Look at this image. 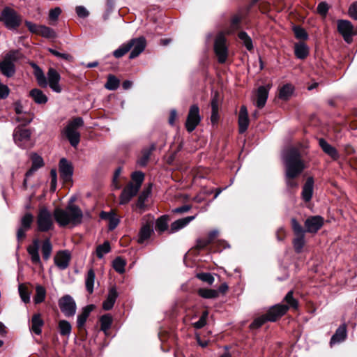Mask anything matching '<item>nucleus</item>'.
Here are the masks:
<instances>
[{
	"instance_id": "nucleus-1",
	"label": "nucleus",
	"mask_w": 357,
	"mask_h": 357,
	"mask_svg": "<svg viewBox=\"0 0 357 357\" xmlns=\"http://www.w3.org/2000/svg\"><path fill=\"white\" fill-rule=\"evenodd\" d=\"M286 167V183L289 188H296L298 184L293 179L304 169L305 166L300 158L299 152L294 149H290L284 156Z\"/></svg>"
},
{
	"instance_id": "nucleus-2",
	"label": "nucleus",
	"mask_w": 357,
	"mask_h": 357,
	"mask_svg": "<svg viewBox=\"0 0 357 357\" xmlns=\"http://www.w3.org/2000/svg\"><path fill=\"white\" fill-rule=\"evenodd\" d=\"M54 216L57 223L64 227L69 224L77 225L81 223L83 213L78 206L69 205L66 209L56 208Z\"/></svg>"
},
{
	"instance_id": "nucleus-3",
	"label": "nucleus",
	"mask_w": 357,
	"mask_h": 357,
	"mask_svg": "<svg viewBox=\"0 0 357 357\" xmlns=\"http://www.w3.org/2000/svg\"><path fill=\"white\" fill-rule=\"evenodd\" d=\"M34 68V75L37 79L38 84L43 88L49 85L51 89L56 92H61V87L59 84L61 76L59 73L54 68H50L45 77L43 71L37 65L33 64Z\"/></svg>"
},
{
	"instance_id": "nucleus-4",
	"label": "nucleus",
	"mask_w": 357,
	"mask_h": 357,
	"mask_svg": "<svg viewBox=\"0 0 357 357\" xmlns=\"http://www.w3.org/2000/svg\"><path fill=\"white\" fill-rule=\"evenodd\" d=\"M284 301L289 305L278 304L271 307L268 311L266 316L267 319L270 321H275L278 318L283 316L288 310L289 307H291L294 309H297L298 303L296 299L293 297V291H289L285 296Z\"/></svg>"
},
{
	"instance_id": "nucleus-5",
	"label": "nucleus",
	"mask_w": 357,
	"mask_h": 357,
	"mask_svg": "<svg viewBox=\"0 0 357 357\" xmlns=\"http://www.w3.org/2000/svg\"><path fill=\"white\" fill-rule=\"evenodd\" d=\"M22 56L18 50H12L7 53L0 62V70L7 77H11L15 73V62Z\"/></svg>"
},
{
	"instance_id": "nucleus-6",
	"label": "nucleus",
	"mask_w": 357,
	"mask_h": 357,
	"mask_svg": "<svg viewBox=\"0 0 357 357\" xmlns=\"http://www.w3.org/2000/svg\"><path fill=\"white\" fill-rule=\"evenodd\" d=\"M84 124L81 117H77L71 121L66 127L64 132L72 146L76 147L80 141V134L78 128Z\"/></svg>"
},
{
	"instance_id": "nucleus-7",
	"label": "nucleus",
	"mask_w": 357,
	"mask_h": 357,
	"mask_svg": "<svg viewBox=\"0 0 357 357\" xmlns=\"http://www.w3.org/2000/svg\"><path fill=\"white\" fill-rule=\"evenodd\" d=\"M2 21L9 29H16L22 22V17L13 9L6 7L1 12Z\"/></svg>"
},
{
	"instance_id": "nucleus-8",
	"label": "nucleus",
	"mask_w": 357,
	"mask_h": 357,
	"mask_svg": "<svg viewBox=\"0 0 357 357\" xmlns=\"http://www.w3.org/2000/svg\"><path fill=\"white\" fill-rule=\"evenodd\" d=\"M37 226L40 231L45 232L52 229L53 220L52 214L47 208H40L37 215Z\"/></svg>"
},
{
	"instance_id": "nucleus-9",
	"label": "nucleus",
	"mask_w": 357,
	"mask_h": 357,
	"mask_svg": "<svg viewBox=\"0 0 357 357\" xmlns=\"http://www.w3.org/2000/svg\"><path fill=\"white\" fill-rule=\"evenodd\" d=\"M214 50L218 56V62L223 63L226 61L228 56L227 47L226 45V38L222 33H219L214 43Z\"/></svg>"
},
{
	"instance_id": "nucleus-10",
	"label": "nucleus",
	"mask_w": 357,
	"mask_h": 357,
	"mask_svg": "<svg viewBox=\"0 0 357 357\" xmlns=\"http://www.w3.org/2000/svg\"><path fill=\"white\" fill-rule=\"evenodd\" d=\"M201 121L199 109L197 105L190 107L185 122V128L189 132H192Z\"/></svg>"
},
{
	"instance_id": "nucleus-11",
	"label": "nucleus",
	"mask_w": 357,
	"mask_h": 357,
	"mask_svg": "<svg viewBox=\"0 0 357 357\" xmlns=\"http://www.w3.org/2000/svg\"><path fill=\"white\" fill-rule=\"evenodd\" d=\"M59 305L61 312L66 317H73L76 312V303L70 295H66L59 301Z\"/></svg>"
},
{
	"instance_id": "nucleus-12",
	"label": "nucleus",
	"mask_w": 357,
	"mask_h": 357,
	"mask_svg": "<svg viewBox=\"0 0 357 357\" xmlns=\"http://www.w3.org/2000/svg\"><path fill=\"white\" fill-rule=\"evenodd\" d=\"M337 30L347 43H349L352 40V36L354 34V26L349 21L344 20H338Z\"/></svg>"
},
{
	"instance_id": "nucleus-13",
	"label": "nucleus",
	"mask_w": 357,
	"mask_h": 357,
	"mask_svg": "<svg viewBox=\"0 0 357 357\" xmlns=\"http://www.w3.org/2000/svg\"><path fill=\"white\" fill-rule=\"evenodd\" d=\"M13 139L15 144L22 148H25L26 144L29 141L31 132L29 129L17 128L13 132Z\"/></svg>"
},
{
	"instance_id": "nucleus-14",
	"label": "nucleus",
	"mask_w": 357,
	"mask_h": 357,
	"mask_svg": "<svg viewBox=\"0 0 357 357\" xmlns=\"http://www.w3.org/2000/svg\"><path fill=\"white\" fill-rule=\"evenodd\" d=\"M129 44L131 45V49L132 48L129 57L132 59L138 56L144 50L146 40L144 37H139L130 40Z\"/></svg>"
},
{
	"instance_id": "nucleus-15",
	"label": "nucleus",
	"mask_w": 357,
	"mask_h": 357,
	"mask_svg": "<svg viewBox=\"0 0 357 357\" xmlns=\"http://www.w3.org/2000/svg\"><path fill=\"white\" fill-rule=\"evenodd\" d=\"M139 190V188L134 185L132 182H130L121 194L120 204H126L128 203L130 199L137 195Z\"/></svg>"
},
{
	"instance_id": "nucleus-16",
	"label": "nucleus",
	"mask_w": 357,
	"mask_h": 357,
	"mask_svg": "<svg viewBox=\"0 0 357 357\" xmlns=\"http://www.w3.org/2000/svg\"><path fill=\"white\" fill-rule=\"evenodd\" d=\"M324 219L321 216H312L305 222L306 231L310 233L317 232L323 225Z\"/></svg>"
},
{
	"instance_id": "nucleus-17",
	"label": "nucleus",
	"mask_w": 357,
	"mask_h": 357,
	"mask_svg": "<svg viewBox=\"0 0 357 357\" xmlns=\"http://www.w3.org/2000/svg\"><path fill=\"white\" fill-rule=\"evenodd\" d=\"M70 257L71 256L69 251H59L54 257V263L59 268L64 270L68 266Z\"/></svg>"
},
{
	"instance_id": "nucleus-18",
	"label": "nucleus",
	"mask_w": 357,
	"mask_h": 357,
	"mask_svg": "<svg viewBox=\"0 0 357 357\" xmlns=\"http://www.w3.org/2000/svg\"><path fill=\"white\" fill-rule=\"evenodd\" d=\"M59 172L61 176L64 180H68L73 174V167L70 162L66 158H61L59 161Z\"/></svg>"
},
{
	"instance_id": "nucleus-19",
	"label": "nucleus",
	"mask_w": 357,
	"mask_h": 357,
	"mask_svg": "<svg viewBox=\"0 0 357 357\" xmlns=\"http://www.w3.org/2000/svg\"><path fill=\"white\" fill-rule=\"evenodd\" d=\"M39 240L35 239L33 243L27 248L29 255L33 264L41 266V261L39 256Z\"/></svg>"
},
{
	"instance_id": "nucleus-20",
	"label": "nucleus",
	"mask_w": 357,
	"mask_h": 357,
	"mask_svg": "<svg viewBox=\"0 0 357 357\" xmlns=\"http://www.w3.org/2000/svg\"><path fill=\"white\" fill-rule=\"evenodd\" d=\"M239 132L243 133L246 131L249 126V119L247 107L241 106L238 114Z\"/></svg>"
},
{
	"instance_id": "nucleus-21",
	"label": "nucleus",
	"mask_w": 357,
	"mask_h": 357,
	"mask_svg": "<svg viewBox=\"0 0 357 357\" xmlns=\"http://www.w3.org/2000/svg\"><path fill=\"white\" fill-rule=\"evenodd\" d=\"M153 220H151L142 227L139 233L138 243H143L150 238L153 232Z\"/></svg>"
},
{
	"instance_id": "nucleus-22",
	"label": "nucleus",
	"mask_w": 357,
	"mask_h": 357,
	"mask_svg": "<svg viewBox=\"0 0 357 357\" xmlns=\"http://www.w3.org/2000/svg\"><path fill=\"white\" fill-rule=\"evenodd\" d=\"M118 297V293L115 287H112L109 289V292L106 300L102 303V307L105 310H111Z\"/></svg>"
},
{
	"instance_id": "nucleus-23",
	"label": "nucleus",
	"mask_w": 357,
	"mask_h": 357,
	"mask_svg": "<svg viewBox=\"0 0 357 357\" xmlns=\"http://www.w3.org/2000/svg\"><path fill=\"white\" fill-rule=\"evenodd\" d=\"M151 192V185L141 192L137 202L136 203V208L139 213H142L146 210L145 202Z\"/></svg>"
},
{
	"instance_id": "nucleus-24",
	"label": "nucleus",
	"mask_w": 357,
	"mask_h": 357,
	"mask_svg": "<svg viewBox=\"0 0 357 357\" xmlns=\"http://www.w3.org/2000/svg\"><path fill=\"white\" fill-rule=\"evenodd\" d=\"M195 218V216H188L184 218L178 219L171 224L169 233H175L180 229L185 227L192 220Z\"/></svg>"
},
{
	"instance_id": "nucleus-25",
	"label": "nucleus",
	"mask_w": 357,
	"mask_h": 357,
	"mask_svg": "<svg viewBox=\"0 0 357 357\" xmlns=\"http://www.w3.org/2000/svg\"><path fill=\"white\" fill-rule=\"evenodd\" d=\"M268 96V88L267 86H261L258 88L257 93L256 105L259 108L264 107Z\"/></svg>"
},
{
	"instance_id": "nucleus-26",
	"label": "nucleus",
	"mask_w": 357,
	"mask_h": 357,
	"mask_svg": "<svg viewBox=\"0 0 357 357\" xmlns=\"http://www.w3.org/2000/svg\"><path fill=\"white\" fill-rule=\"evenodd\" d=\"M347 337V328L344 324L340 326L332 336L330 344H335L343 342Z\"/></svg>"
},
{
	"instance_id": "nucleus-27",
	"label": "nucleus",
	"mask_w": 357,
	"mask_h": 357,
	"mask_svg": "<svg viewBox=\"0 0 357 357\" xmlns=\"http://www.w3.org/2000/svg\"><path fill=\"white\" fill-rule=\"evenodd\" d=\"M93 309V305H89L82 308L81 314L77 316V326L79 328H82L84 326L87 318Z\"/></svg>"
},
{
	"instance_id": "nucleus-28",
	"label": "nucleus",
	"mask_w": 357,
	"mask_h": 357,
	"mask_svg": "<svg viewBox=\"0 0 357 357\" xmlns=\"http://www.w3.org/2000/svg\"><path fill=\"white\" fill-rule=\"evenodd\" d=\"M100 218L104 220H107L109 222V229L110 230L114 229L119 223V217L113 212H105L102 211L100 213Z\"/></svg>"
},
{
	"instance_id": "nucleus-29",
	"label": "nucleus",
	"mask_w": 357,
	"mask_h": 357,
	"mask_svg": "<svg viewBox=\"0 0 357 357\" xmlns=\"http://www.w3.org/2000/svg\"><path fill=\"white\" fill-rule=\"evenodd\" d=\"M313 185V178L312 177H309L307 179L302 190V197L306 202H309L312 197Z\"/></svg>"
},
{
	"instance_id": "nucleus-30",
	"label": "nucleus",
	"mask_w": 357,
	"mask_h": 357,
	"mask_svg": "<svg viewBox=\"0 0 357 357\" xmlns=\"http://www.w3.org/2000/svg\"><path fill=\"white\" fill-rule=\"evenodd\" d=\"M43 320L40 314H35L31 318V331L36 335H40L42 332L41 328L43 326Z\"/></svg>"
},
{
	"instance_id": "nucleus-31",
	"label": "nucleus",
	"mask_w": 357,
	"mask_h": 357,
	"mask_svg": "<svg viewBox=\"0 0 357 357\" xmlns=\"http://www.w3.org/2000/svg\"><path fill=\"white\" fill-rule=\"evenodd\" d=\"M319 144L321 147L322 150L332 158L336 159L338 158L337 150L333 146L330 145L325 139L322 138L319 139Z\"/></svg>"
},
{
	"instance_id": "nucleus-32",
	"label": "nucleus",
	"mask_w": 357,
	"mask_h": 357,
	"mask_svg": "<svg viewBox=\"0 0 357 357\" xmlns=\"http://www.w3.org/2000/svg\"><path fill=\"white\" fill-rule=\"evenodd\" d=\"M29 95L37 104H45L48 100L47 96L38 89H33L30 91Z\"/></svg>"
},
{
	"instance_id": "nucleus-33",
	"label": "nucleus",
	"mask_w": 357,
	"mask_h": 357,
	"mask_svg": "<svg viewBox=\"0 0 357 357\" xmlns=\"http://www.w3.org/2000/svg\"><path fill=\"white\" fill-rule=\"evenodd\" d=\"M294 53L298 59H304L309 54V48L304 43H298L295 44Z\"/></svg>"
},
{
	"instance_id": "nucleus-34",
	"label": "nucleus",
	"mask_w": 357,
	"mask_h": 357,
	"mask_svg": "<svg viewBox=\"0 0 357 357\" xmlns=\"http://www.w3.org/2000/svg\"><path fill=\"white\" fill-rule=\"evenodd\" d=\"M155 146L153 144L149 149L143 150L142 152V156L137 160V163L142 167L146 166L149 160L151 152L155 150Z\"/></svg>"
},
{
	"instance_id": "nucleus-35",
	"label": "nucleus",
	"mask_w": 357,
	"mask_h": 357,
	"mask_svg": "<svg viewBox=\"0 0 357 357\" xmlns=\"http://www.w3.org/2000/svg\"><path fill=\"white\" fill-rule=\"evenodd\" d=\"M293 91V86L291 84H287L280 89L279 98L282 100H287L291 96Z\"/></svg>"
},
{
	"instance_id": "nucleus-36",
	"label": "nucleus",
	"mask_w": 357,
	"mask_h": 357,
	"mask_svg": "<svg viewBox=\"0 0 357 357\" xmlns=\"http://www.w3.org/2000/svg\"><path fill=\"white\" fill-rule=\"evenodd\" d=\"M198 294L206 299L216 298L218 297V291L215 289L201 288L198 290Z\"/></svg>"
},
{
	"instance_id": "nucleus-37",
	"label": "nucleus",
	"mask_w": 357,
	"mask_h": 357,
	"mask_svg": "<svg viewBox=\"0 0 357 357\" xmlns=\"http://www.w3.org/2000/svg\"><path fill=\"white\" fill-rule=\"evenodd\" d=\"M168 218L167 215H162L158 218L155 222V230L158 233H162L167 229Z\"/></svg>"
},
{
	"instance_id": "nucleus-38",
	"label": "nucleus",
	"mask_w": 357,
	"mask_h": 357,
	"mask_svg": "<svg viewBox=\"0 0 357 357\" xmlns=\"http://www.w3.org/2000/svg\"><path fill=\"white\" fill-rule=\"evenodd\" d=\"M43 258L47 261L50 259L52 251V245L50 239H46L43 241L41 248Z\"/></svg>"
},
{
	"instance_id": "nucleus-39",
	"label": "nucleus",
	"mask_w": 357,
	"mask_h": 357,
	"mask_svg": "<svg viewBox=\"0 0 357 357\" xmlns=\"http://www.w3.org/2000/svg\"><path fill=\"white\" fill-rule=\"evenodd\" d=\"M95 273L93 269H90L88 271L85 284H86V290L89 294L93 293V286H94V282H95Z\"/></svg>"
},
{
	"instance_id": "nucleus-40",
	"label": "nucleus",
	"mask_w": 357,
	"mask_h": 357,
	"mask_svg": "<svg viewBox=\"0 0 357 357\" xmlns=\"http://www.w3.org/2000/svg\"><path fill=\"white\" fill-rule=\"evenodd\" d=\"M211 121L212 123L215 124L218 122L219 116H218V100L216 96L213 97L211 100Z\"/></svg>"
},
{
	"instance_id": "nucleus-41",
	"label": "nucleus",
	"mask_w": 357,
	"mask_h": 357,
	"mask_svg": "<svg viewBox=\"0 0 357 357\" xmlns=\"http://www.w3.org/2000/svg\"><path fill=\"white\" fill-rule=\"evenodd\" d=\"M119 84L120 81L118 78L113 75H109L105 87L108 90L114 91L118 89Z\"/></svg>"
},
{
	"instance_id": "nucleus-42",
	"label": "nucleus",
	"mask_w": 357,
	"mask_h": 357,
	"mask_svg": "<svg viewBox=\"0 0 357 357\" xmlns=\"http://www.w3.org/2000/svg\"><path fill=\"white\" fill-rule=\"evenodd\" d=\"M59 333L61 335L68 336L71 333V325L66 320H61L59 322Z\"/></svg>"
},
{
	"instance_id": "nucleus-43",
	"label": "nucleus",
	"mask_w": 357,
	"mask_h": 357,
	"mask_svg": "<svg viewBox=\"0 0 357 357\" xmlns=\"http://www.w3.org/2000/svg\"><path fill=\"white\" fill-rule=\"evenodd\" d=\"M38 35H40L43 37L47 38H54L56 36L55 31L52 29L45 25L40 26V29Z\"/></svg>"
},
{
	"instance_id": "nucleus-44",
	"label": "nucleus",
	"mask_w": 357,
	"mask_h": 357,
	"mask_svg": "<svg viewBox=\"0 0 357 357\" xmlns=\"http://www.w3.org/2000/svg\"><path fill=\"white\" fill-rule=\"evenodd\" d=\"M46 296V291L45 289L42 287L41 285H38L36 287V295L34 296V302L36 303H42Z\"/></svg>"
},
{
	"instance_id": "nucleus-45",
	"label": "nucleus",
	"mask_w": 357,
	"mask_h": 357,
	"mask_svg": "<svg viewBox=\"0 0 357 357\" xmlns=\"http://www.w3.org/2000/svg\"><path fill=\"white\" fill-rule=\"evenodd\" d=\"M131 50V45L129 42L121 45L117 50H116L113 54L116 58H121L125 55L128 51Z\"/></svg>"
},
{
	"instance_id": "nucleus-46",
	"label": "nucleus",
	"mask_w": 357,
	"mask_h": 357,
	"mask_svg": "<svg viewBox=\"0 0 357 357\" xmlns=\"http://www.w3.org/2000/svg\"><path fill=\"white\" fill-rule=\"evenodd\" d=\"M112 323V318L109 314H105L100 318L101 330L106 332L109 329Z\"/></svg>"
},
{
	"instance_id": "nucleus-47",
	"label": "nucleus",
	"mask_w": 357,
	"mask_h": 357,
	"mask_svg": "<svg viewBox=\"0 0 357 357\" xmlns=\"http://www.w3.org/2000/svg\"><path fill=\"white\" fill-rule=\"evenodd\" d=\"M126 261L122 258L118 257L113 261V268L119 273H123L125 271Z\"/></svg>"
},
{
	"instance_id": "nucleus-48",
	"label": "nucleus",
	"mask_w": 357,
	"mask_h": 357,
	"mask_svg": "<svg viewBox=\"0 0 357 357\" xmlns=\"http://www.w3.org/2000/svg\"><path fill=\"white\" fill-rule=\"evenodd\" d=\"M238 38L243 42L248 50H251L253 48L252 40L245 32H240L238 33Z\"/></svg>"
},
{
	"instance_id": "nucleus-49",
	"label": "nucleus",
	"mask_w": 357,
	"mask_h": 357,
	"mask_svg": "<svg viewBox=\"0 0 357 357\" xmlns=\"http://www.w3.org/2000/svg\"><path fill=\"white\" fill-rule=\"evenodd\" d=\"M110 245L109 242L106 241L103 244L100 245L96 248L97 257L100 259L102 258L103 256L110 251Z\"/></svg>"
},
{
	"instance_id": "nucleus-50",
	"label": "nucleus",
	"mask_w": 357,
	"mask_h": 357,
	"mask_svg": "<svg viewBox=\"0 0 357 357\" xmlns=\"http://www.w3.org/2000/svg\"><path fill=\"white\" fill-rule=\"evenodd\" d=\"M132 181L134 185L140 188L144 179V174L142 172H135L132 174Z\"/></svg>"
},
{
	"instance_id": "nucleus-51",
	"label": "nucleus",
	"mask_w": 357,
	"mask_h": 357,
	"mask_svg": "<svg viewBox=\"0 0 357 357\" xmlns=\"http://www.w3.org/2000/svg\"><path fill=\"white\" fill-rule=\"evenodd\" d=\"M18 290L21 299L26 303H29L30 301V292L27 287L21 284L19 285Z\"/></svg>"
},
{
	"instance_id": "nucleus-52",
	"label": "nucleus",
	"mask_w": 357,
	"mask_h": 357,
	"mask_svg": "<svg viewBox=\"0 0 357 357\" xmlns=\"http://www.w3.org/2000/svg\"><path fill=\"white\" fill-rule=\"evenodd\" d=\"M293 244L296 252L298 253L301 252L305 245L304 234L297 236V237L294 240Z\"/></svg>"
},
{
	"instance_id": "nucleus-53",
	"label": "nucleus",
	"mask_w": 357,
	"mask_h": 357,
	"mask_svg": "<svg viewBox=\"0 0 357 357\" xmlns=\"http://www.w3.org/2000/svg\"><path fill=\"white\" fill-rule=\"evenodd\" d=\"M33 220V216L29 213H26L21 219V227L29 229Z\"/></svg>"
},
{
	"instance_id": "nucleus-54",
	"label": "nucleus",
	"mask_w": 357,
	"mask_h": 357,
	"mask_svg": "<svg viewBox=\"0 0 357 357\" xmlns=\"http://www.w3.org/2000/svg\"><path fill=\"white\" fill-rule=\"evenodd\" d=\"M196 277L200 280L207 282L208 284H212L215 281L214 277L209 273H197Z\"/></svg>"
},
{
	"instance_id": "nucleus-55",
	"label": "nucleus",
	"mask_w": 357,
	"mask_h": 357,
	"mask_svg": "<svg viewBox=\"0 0 357 357\" xmlns=\"http://www.w3.org/2000/svg\"><path fill=\"white\" fill-rule=\"evenodd\" d=\"M293 30L296 38L301 40H307L308 38V35L307 32L302 27L294 26Z\"/></svg>"
},
{
	"instance_id": "nucleus-56",
	"label": "nucleus",
	"mask_w": 357,
	"mask_h": 357,
	"mask_svg": "<svg viewBox=\"0 0 357 357\" xmlns=\"http://www.w3.org/2000/svg\"><path fill=\"white\" fill-rule=\"evenodd\" d=\"M208 315V312L207 310L203 312L199 319L193 324L194 327L197 329L203 328L206 324V319Z\"/></svg>"
},
{
	"instance_id": "nucleus-57",
	"label": "nucleus",
	"mask_w": 357,
	"mask_h": 357,
	"mask_svg": "<svg viewBox=\"0 0 357 357\" xmlns=\"http://www.w3.org/2000/svg\"><path fill=\"white\" fill-rule=\"evenodd\" d=\"M31 159L32 161V165L37 167L38 169L43 167L44 162L43 159L38 155L37 153H32L31 156Z\"/></svg>"
},
{
	"instance_id": "nucleus-58",
	"label": "nucleus",
	"mask_w": 357,
	"mask_h": 357,
	"mask_svg": "<svg viewBox=\"0 0 357 357\" xmlns=\"http://www.w3.org/2000/svg\"><path fill=\"white\" fill-rule=\"evenodd\" d=\"M291 226L294 230V232L296 236L303 235L305 233L302 226L298 222V221L293 218L291 219Z\"/></svg>"
},
{
	"instance_id": "nucleus-59",
	"label": "nucleus",
	"mask_w": 357,
	"mask_h": 357,
	"mask_svg": "<svg viewBox=\"0 0 357 357\" xmlns=\"http://www.w3.org/2000/svg\"><path fill=\"white\" fill-rule=\"evenodd\" d=\"M48 51L52 53L54 56L61 58L62 59L70 61L72 59V56L66 53H61L54 49L48 48Z\"/></svg>"
},
{
	"instance_id": "nucleus-60",
	"label": "nucleus",
	"mask_w": 357,
	"mask_h": 357,
	"mask_svg": "<svg viewBox=\"0 0 357 357\" xmlns=\"http://www.w3.org/2000/svg\"><path fill=\"white\" fill-rule=\"evenodd\" d=\"M266 321H268L266 314L259 317L254 320L251 324V327L252 328H259Z\"/></svg>"
},
{
	"instance_id": "nucleus-61",
	"label": "nucleus",
	"mask_w": 357,
	"mask_h": 357,
	"mask_svg": "<svg viewBox=\"0 0 357 357\" xmlns=\"http://www.w3.org/2000/svg\"><path fill=\"white\" fill-rule=\"evenodd\" d=\"M61 13V9L59 7H56L54 9L50 10L49 13V20L50 21H56Z\"/></svg>"
},
{
	"instance_id": "nucleus-62",
	"label": "nucleus",
	"mask_w": 357,
	"mask_h": 357,
	"mask_svg": "<svg viewBox=\"0 0 357 357\" xmlns=\"http://www.w3.org/2000/svg\"><path fill=\"white\" fill-rule=\"evenodd\" d=\"M75 11L77 15L82 18L86 17L89 15V13L86 8L82 6H77L75 8Z\"/></svg>"
},
{
	"instance_id": "nucleus-63",
	"label": "nucleus",
	"mask_w": 357,
	"mask_h": 357,
	"mask_svg": "<svg viewBox=\"0 0 357 357\" xmlns=\"http://www.w3.org/2000/svg\"><path fill=\"white\" fill-rule=\"evenodd\" d=\"M25 24L27 26L28 29L31 33L38 34L40 25H37V24L32 23L31 22H29V21H26Z\"/></svg>"
},
{
	"instance_id": "nucleus-64",
	"label": "nucleus",
	"mask_w": 357,
	"mask_h": 357,
	"mask_svg": "<svg viewBox=\"0 0 357 357\" xmlns=\"http://www.w3.org/2000/svg\"><path fill=\"white\" fill-rule=\"evenodd\" d=\"M349 16L357 20V1L354 2L349 8Z\"/></svg>"
}]
</instances>
